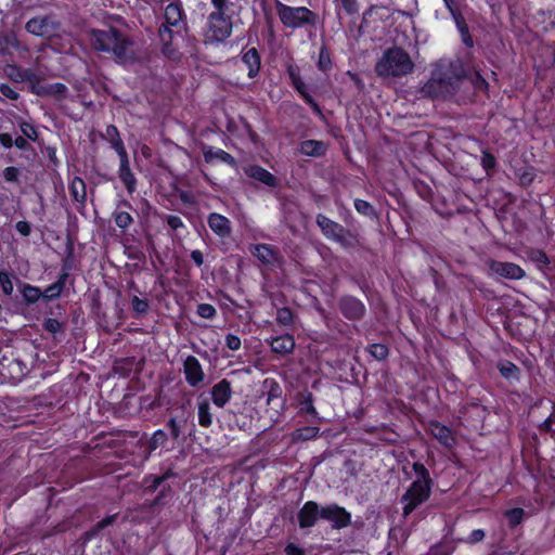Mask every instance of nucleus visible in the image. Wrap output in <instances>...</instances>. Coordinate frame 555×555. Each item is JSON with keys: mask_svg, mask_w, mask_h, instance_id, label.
Masks as SVG:
<instances>
[{"mask_svg": "<svg viewBox=\"0 0 555 555\" xmlns=\"http://www.w3.org/2000/svg\"><path fill=\"white\" fill-rule=\"evenodd\" d=\"M499 370L501 374L506 378H512L516 376V373L518 372V367L512 363V362H503L499 365Z\"/></svg>", "mask_w": 555, "mask_h": 555, "instance_id": "obj_40", "label": "nucleus"}, {"mask_svg": "<svg viewBox=\"0 0 555 555\" xmlns=\"http://www.w3.org/2000/svg\"><path fill=\"white\" fill-rule=\"evenodd\" d=\"M5 76L15 82L35 81V74L28 69H22L14 64H9L4 67Z\"/></svg>", "mask_w": 555, "mask_h": 555, "instance_id": "obj_22", "label": "nucleus"}, {"mask_svg": "<svg viewBox=\"0 0 555 555\" xmlns=\"http://www.w3.org/2000/svg\"><path fill=\"white\" fill-rule=\"evenodd\" d=\"M0 287L5 295H11L14 289L13 283H12V280L10 278L9 273H7L4 271H0Z\"/></svg>", "mask_w": 555, "mask_h": 555, "instance_id": "obj_39", "label": "nucleus"}, {"mask_svg": "<svg viewBox=\"0 0 555 555\" xmlns=\"http://www.w3.org/2000/svg\"><path fill=\"white\" fill-rule=\"evenodd\" d=\"M487 266L488 275L491 278L499 276L508 280H521L526 275L525 270L514 262L489 260Z\"/></svg>", "mask_w": 555, "mask_h": 555, "instance_id": "obj_8", "label": "nucleus"}, {"mask_svg": "<svg viewBox=\"0 0 555 555\" xmlns=\"http://www.w3.org/2000/svg\"><path fill=\"white\" fill-rule=\"evenodd\" d=\"M271 350L278 354H287L294 350L295 340L292 335L285 334L271 339H267Z\"/></svg>", "mask_w": 555, "mask_h": 555, "instance_id": "obj_18", "label": "nucleus"}, {"mask_svg": "<svg viewBox=\"0 0 555 555\" xmlns=\"http://www.w3.org/2000/svg\"><path fill=\"white\" fill-rule=\"evenodd\" d=\"M320 517L330 521L334 529H343L351 524V514L337 504L322 507Z\"/></svg>", "mask_w": 555, "mask_h": 555, "instance_id": "obj_9", "label": "nucleus"}, {"mask_svg": "<svg viewBox=\"0 0 555 555\" xmlns=\"http://www.w3.org/2000/svg\"><path fill=\"white\" fill-rule=\"evenodd\" d=\"M456 25H457V28L461 33V35H463L464 33H467L468 31V27L466 25V23L464 22V20L462 17H456Z\"/></svg>", "mask_w": 555, "mask_h": 555, "instance_id": "obj_61", "label": "nucleus"}, {"mask_svg": "<svg viewBox=\"0 0 555 555\" xmlns=\"http://www.w3.org/2000/svg\"><path fill=\"white\" fill-rule=\"evenodd\" d=\"M288 75H289L293 86L301 94V96L305 99V101L307 103H309L314 109H319L317 103L313 101V99L307 92V87H306L305 82L302 81L298 69L296 67L289 66Z\"/></svg>", "mask_w": 555, "mask_h": 555, "instance_id": "obj_20", "label": "nucleus"}, {"mask_svg": "<svg viewBox=\"0 0 555 555\" xmlns=\"http://www.w3.org/2000/svg\"><path fill=\"white\" fill-rule=\"evenodd\" d=\"M428 430L441 444L446 447L450 448L455 443V438L451 430L438 422H430L428 425Z\"/></svg>", "mask_w": 555, "mask_h": 555, "instance_id": "obj_17", "label": "nucleus"}, {"mask_svg": "<svg viewBox=\"0 0 555 555\" xmlns=\"http://www.w3.org/2000/svg\"><path fill=\"white\" fill-rule=\"evenodd\" d=\"M66 279L67 273L62 274L55 283L51 284L44 289L42 297L48 300L59 297L63 291Z\"/></svg>", "mask_w": 555, "mask_h": 555, "instance_id": "obj_29", "label": "nucleus"}, {"mask_svg": "<svg viewBox=\"0 0 555 555\" xmlns=\"http://www.w3.org/2000/svg\"><path fill=\"white\" fill-rule=\"evenodd\" d=\"M317 223L327 238L336 241L343 245L346 244L347 231L344 229V227L337 222L332 221L323 215H319L317 217Z\"/></svg>", "mask_w": 555, "mask_h": 555, "instance_id": "obj_11", "label": "nucleus"}, {"mask_svg": "<svg viewBox=\"0 0 555 555\" xmlns=\"http://www.w3.org/2000/svg\"><path fill=\"white\" fill-rule=\"evenodd\" d=\"M251 253L255 257H257L263 263H273L276 260L275 250L266 244L255 245L251 249Z\"/></svg>", "mask_w": 555, "mask_h": 555, "instance_id": "obj_26", "label": "nucleus"}, {"mask_svg": "<svg viewBox=\"0 0 555 555\" xmlns=\"http://www.w3.org/2000/svg\"><path fill=\"white\" fill-rule=\"evenodd\" d=\"M115 519V515L114 516H108L106 518H104L103 520H101L99 524H98V528L99 529H103L107 526H109Z\"/></svg>", "mask_w": 555, "mask_h": 555, "instance_id": "obj_63", "label": "nucleus"}, {"mask_svg": "<svg viewBox=\"0 0 555 555\" xmlns=\"http://www.w3.org/2000/svg\"><path fill=\"white\" fill-rule=\"evenodd\" d=\"M266 385L270 384V391L268 393V399H267V402L268 404H270L274 399H278L279 396H280V387L279 385L271 380L269 382L268 379L264 382Z\"/></svg>", "mask_w": 555, "mask_h": 555, "instance_id": "obj_49", "label": "nucleus"}, {"mask_svg": "<svg viewBox=\"0 0 555 555\" xmlns=\"http://www.w3.org/2000/svg\"><path fill=\"white\" fill-rule=\"evenodd\" d=\"M3 176H4L7 181H16L17 180V176H18V171L14 167H8V168L4 169Z\"/></svg>", "mask_w": 555, "mask_h": 555, "instance_id": "obj_55", "label": "nucleus"}, {"mask_svg": "<svg viewBox=\"0 0 555 555\" xmlns=\"http://www.w3.org/2000/svg\"><path fill=\"white\" fill-rule=\"evenodd\" d=\"M203 154H204V158L207 163H212L214 160H220L230 166L235 165L234 157L221 149H214L211 146L204 145Z\"/></svg>", "mask_w": 555, "mask_h": 555, "instance_id": "obj_21", "label": "nucleus"}, {"mask_svg": "<svg viewBox=\"0 0 555 555\" xmlns=\"http://www.w3.org/2000/svg\"><path fill=\"white\" fill-rule=\"evenodd\" d=\"M208 225L210 230L220 237H227L231 233L230 220L217 212H212L208 216Z\"/></svg>", "mask_w": 555, "mask_h": 555, "instance_id": "obj_16", "label": "nucleus"}, {"mask_svg": "<svg viewBox=\"0 0 555 555\" xmlns=\"http://www.w3.org/2000/svg\"><path fill=\"white\" fill-rule=\"evenodd\" d=\"M44 326L51 333H56L60 330V323L54 319H48Z\"/></svg>", "mask_w": 555, "mask_h": 555, "instance_id": "obj_56", "label": "nucleus"}, {"mask_svg": "<svg viewBox=\"0 0 555 555\" xmlns=\"http://www.w3.org/2000/svg\"><path fill=\"white\" fill-rule=\"evenodd\" d=\"M211 3L215 8V12H224L227 13L229 10L230 1L229 0H211Z\"/></svg>", "mask_w": 555, "mask_h": 555, "instance_id": "obj_53", "label": "nucleus"}, {"mask_svg": "<svg viewBox=\"0 0 555 555\" xmlns=\"http://www.w3.org/2000/svg\"><path fill=\"white\" fill-rule=\"evenodd\" d=\"M246 175L255 180H258L266 185H275V177L260 166H250L246 169Z\"/></svg>", "mask_w": 555, "mask_h": 555, "instance_id": "obj_24", "label": "nucleus"}, {"mask_svg": "<svg viewBox=\"0 0 555 555\" xmlns=\"http://www.w3.org/2000/svg\"><path fill=\"white\" fill-rule=\"evenodd\" d=\"M197 313L204 319H211L216 314V309L209 304H201L197 307Z\"/></svg>", "mask_w": 555, "mask_h": 555, "instance_id": "obj_43", "label": "nucleus"}, {"mask_svg": "<svg viewBox=\"0 0 555 555\" xmlns=\"http://www.w3.org/2000/svg\"><path fill=\"white\" fill-rule=\"evenodd\" d=\"M416 479L401 496L403 516H409L417 506L426 502L431 493V479L427 468L422 463H414Z\"/></svg>", "mask_w": 555, "mask_h": 555, "instance_id": "obj_3", "label": "nucleus"}, {"mask_svg": "<svg viewBox=\"0 0 555 555\" xmlns=\"http://www.w3.org/2000/svg\"><path fill=\"white\" fill-rule=\"evenodd\" d=\"M167 440V436L163 430H156L149 442V448L151 450H156L158 447L165 444Z\"/></svg>", "mask_w": 555, "mask_h": 555, "instance_id": "obj_37", "label": "nucleus"}, {"mask_svg": "<svg viewBox=\"0 0 555 555\" xmlns=\"http://www.w3.org/2000/svg\"><path fill=\"white\" fill-rule=\"evenodd\" d=\"M183 18V10L180 3L170 2L165 7V21L166 24L159 28V36L164 41L165 46L163 52L169 54V47L167 46V40L171 39L172 33L169 26H177L182 22Z\"/></svg>", "mask_w": 555, "mask_h": 555, "instance_id": "obj_7", "label": "nucleus"}, {"mask_svg": "<svg viewBox=\"0 0 555 555\" xmlns=\"http://www.w3.org/2000/svg\"><path fill=\"white\" fill-rule=\"evenodd\" d=\"M0 143L4 147H11L12 146V137L9 133H1L0 134Z\"/></svg>", "mask_w": 555, "mask_h": 555, "instance_id": "obj_60", "label": "nucleus"}, {"mask_svg": "<svg viewBox=\"0 0 555 555\" xmlns=\"http://www.w3.org/2000/svg\"><path fill=\"white\" fill-rule=\"evenodd\" d=\"M243 64L248 69V76L255 77L260 68V56L255 48L249 49L242 57Z\"/></svg>", "mask_w": 555, "mask_h": 555, "instance_id": "obj_23", "label": "nucleus"}, {"mask_svg": "<svg viewBox=\"0 0 555 555\" xmlns=\"http://www.w3.org/2000/svg\"><path fill=\"white\" fill-rule=\"evenodd\" d=\"M232 34V22L224 12H212L208 16L205 38L211 42H221Z\"/></svg>", "mask_w": 555, "mask_h": 555, "instance_id": "obj_6", "label": "nucleus"}, {"mask_svg": "<svg viewBox=\"0 0 555 555\" xmlns=\"http://www.w3.org/2000/svg\"><path fill=\"white\" fill-rule=\"evenodd\" d=\"M276 320L281 324L288 325L293 320V314L289 309L282 308L278 310Z\"/></svg>", "mask_w": 555, "mask_h": 555, "instance_id": "obj_44", "label": "nucleus"}, {"mask_svg": "<svg viewBox=\"0 0 555 555\" xmlns=\"http://www.w3.org/2000/svg\"><path fill=\"white\" fill-rule=\"evenodd\" d=\"M486 533L482 529L473 530L463 541L468 544H476L483 540Z\"/></svg>", "mask_w": 555, "mask_h": 555, "instance_id": "obj_42", "label": "nucleus"}, {"mask_svg": "<svg viewBox=\"0 0 555 555\" xmlns=\"http://www.w3.org/2000/svg\"><path fill=\"white\" fill-rule=\"evenodd\" d=\"M191 258L198 267L204 263V257L201 250H193L191 253Z\"/></svg>", "mask_w": 555, "mask_h": 555, "instance_id": "obj_59", "label": "nucleus"}, {"mask_svg": "<svg viewBox=\"0 0 555 555\" xmlns=\"http://www.w3.org/2000/svg\"><path fill=\"white\" fill-rule=\"evenodd\" d=\"M276 13L285 27L300 28L314 22V13L306 7H289L281 1L275 4Z\"/></svg>", "mask_w": 555, "mask_h": 555, "instance_id": "obj_5", "label": "nucleus"}, {"mask_svg": "<svg viewBox=\"0 0 555 555\" xmlns=\"http://www.w3.org/2000/svg\"><path fill=\"white\" fill-rule=\"evenodd\" d=\"M319 433L317 427H306L297 431V437L304 440L314 438Z\"/></svg>", "mask_w": 555, "mask_h": 555, "instance_id": "obj_47", "label": "nucleus"}, {"mask_svg": "<svg viewBox=\"0 0 555 555\" xmlns=\"http://www.w3.org/2000/svg\"><path fill=\"white\" fill-rule=\"evenodd\" d=\"M505 517L511 526H517L522 520L524 511L521 508H513L505 512Z\"/></svg>", "mask_w": 555, "mask_h": 555, "instance_id": "obj_36", "label": "nucleus"}, {"mask_svg": "<svg viewBox=\"0 0 555 555\" xmlns=\"http://www.w3.org/2000/svg\"><path fill=\"white\" fill-rule=\"evenodd\" d=\"M321 509L313 501H308L298 512V522L300 528H310L315 525L320 517Z\"/></svg>", "mask_w": 555, "mask_h": 555, "instance_id": "obj_14", "label": "nucleus"}, {"mask_svg": "<svg viewBox=\"0 0 555 555\" xmlns=\"http://www.w3.org/2000/svg\"><path fill=\"white\" fill-rule=\"evenodd\" d=\"M26 30L35 36H50L56 28L54 21L49 16H38L26 23Z\"/></svg>", "mask_w": 555, "mask_h": 555, "instance_id": "obj_13", "label": "nucleus"}, {"mask_svg": "<svg viewBox=\"0 0 555 555\" xmlns=\"http://www.w3.org/2000/svg\"><path fill=\"white\" fill-rule=\"evenodd\" d=\"M106 134L108 137H116L115 139L112 140V144L117 140V139H120L118 137V131H117V128L115 126H108L106 128Z\"/></svg>", "mask_w": 555, "mask_h": 555, "instance_id": "obj_62", "label": "nucleus"}, {"mask_svg": "<svg viewBox=\"0 0 555 555\" xmlns=\"http://www.w3.org/2000/svg\"><path fill=\"white\" fill-rule=\"evenodd\" d=\"M198 423L203 427H209L212 424V415L210 413L209 402L203 401L198 403Z\"/></svg>", "mask_w": 555, "mask_h": 555, "instance_id": "obj_31", "label": "nucleus"}, {"mask_svg": "<svg viewBox=\"0 0 555 555\" xmlns=\"http://www.w3.org/2000/svg\"><path fill=\"white\" fill-rule=\"evenodd\" d=\"M336 7H340L347 14H356L359 11L357 0H335Z\"/></svg>", "mask_w": 555, "mask_h": 555, "instance_id": "obj_38", "label": "nucleus"}, {"mask_svg": "<svg viewBox=\"0 0 555 555\" xmlns=\"http://www.w3.org/2000/svg\"><path fill=\"white\" fill-rule=\"evenodd\" d=\"M530 259L543 266H547L550 263L546 254L540 249L532 250L530 253Z\"/></svg>", "mask_w": 555, "mask_h": 555, "instance_id": "obj_45", "label": "nucleus"}, {"mask_svg": "<svg viewBox=\"0 0 555 555\" xmlns=\"http://www.w3.org/2000/svg\"><path fill=\"white\" fill-rule=\"evenodd\" d=\"M169 429L171 431V435L175 439L179 438L180 436V427L177 424L175 418H171L168 423Z\"/></svg>", "mask_w": 555, "mask_h": 555, "instance_id": "obj_57", "label": "nucleus"}, {"mask_svg": "<svg viewBox=\"0 0 555 555\" xmlns=\"http://www.w3.org/2000/svg\"><path fill=\"white\" fill-rule=\"evenodd\" d=\"M0 92L3 96L10 100H17L18 92L7 83H0Z\"/></svg>", "mask_w": 555, "mask_h": 555, "instance_id": "obj_48", "label": "nucleus"}, {"mask_svg": "<svg viewBox=\"0 0 555 555\" xmlns=\"http://www.w3.org/2000/svg\"><path fill=\"white\" fill-rule=\"evenodd\" d=\"M132 308L138 313H144L147 311L149 304L146 300L141 299L137 296L132 298Z\"/></svg>", "mask_w": 555, "mask_h": 555, "instance_id": "obj_50", "label": "nucleus"}, {"mask_svg": "<svg viewBox=\"0 0 555 555\" xmlns=\"http://www.w3.org/2000/svg\"><path fill=\"white\" fill-rule=\"evenodd\" d=\"M343 313L349 319H359L363 315L365 307L357 298L346 297L340 302Z\"/></svg>", "mask_w": 555, "mask_h": 555, "instance_id": "obj_19", "label": "nucleus"}, {"mask_svg": "<svg viewBox=\"0 0 555 555\" xmlns=\"http://www.w3.org/2000/svg\"><path fill=\"white\" fill-rule=\"evenodd\" d=\"M285 553L287 555H304V551L295 544H288L285 547Z\"/></svg>", "mask_w": 555, "mask_h": 555, "instance_id": "obj_58", "label": "nucleus"}, {"mask_svg": "<svg viewBox=\"0 0 555 555\" xmlns=\"http://www.w3.org/2000/svg\"><path fill=\"white\" fill-rule=\"evenodd\" d=\"M211 399L215 405L223 408L232 397L231 384L227 379H222L211 388Z\"/></svg>", "mask_w": 555, "mask_h": 555, "instance_id": "obj_15", "label": "nucleus"}, {"mask_svg": "<svg viewBox=\"0 0 555 555\" xmlns=\"http://www.w3.org/2000/svg\"><path fill=\"white\" fill-rule=\"evenodd\" d=\"M241 339L238 336L234 334H228L225 337V346L233 351H236L241 348Z\"/></svg>", "mask_w": 555, "mask_h": 555, "instance_id": "obj_46", "label": "nucleus"}, {"mask_svg": "<svg viewBox=\"0 0 555 555\" xmlns=\"http://www.w3.org/2000/svg\"><path fill=\"white\" fill-rule=\"evenodd\" d=\"M166 220H167L168 225L172 230H178V229L184 227V223H183L182 219L180 217H178V216H172V215L167 216Z\"/></svg>", "mask_w": 555, "mask_h": 555, "instance_id": "obj_52", "label": "nucleus"}, {"mask_svg": "<svg viewBox=\"0 0 555 555\" xmlns=\"http://www.w3.org/2000/svg\"><path fill=\"white\" fill-rule=\"evenodd\" d=\"M17 232L23 236H28L30 234V224L27 221H18L15 225Z\"/></svg>", "mask_w": 555, "mask_h": 555, "instance_id": "obj_54", "label": "nucleus"}, {"mask_svg": "<svg viewBox=\"0 0 555 555\" xmlns=\"http://www.w3.org/2000/svg\"><path fill=\"white\" fill-rule=\"evenodd\" d=\"M464 80V69L460 62L439 63L423 91L434 98H446L455 93Z\"/></svg>", "mask_w": 555, "mask_h": 555, "instance_id": "obj_1", "label": "nucleus"}, {"mask_svg": "<svg viewBox=\"0 0 555 555\" xmlns=\"http://www.w3.org/2000/svg\"><path fill=\"white\" fill-rule=\"evenodd\" d=\"M69 192L78 203H85L87 198L86 183L82 179L75 177L69 184Z\"/></svg>", "mask_w": 555, "mask_h": 555, "instance_id": "obj_27", "label": "nucleus"}, {"mask_svg": "<svg viewBox=\"0 0 555 555\" xmlns=\"http://www.w3.org/2000/svg\"><path fill=\"white\" fill-rule=\"evenodd\" d=\"M414 64L410 55L400 48L387 50L376 63L375 72L379 77H400L412 73Z\"/></svg>", "mask_w": 555, "mask_h": 555, "instance_id": "obj_4", "label": "nucleus"}, {"mask_svg": "<svg viewBox=\"0 0 555 555\" xmlns=\"http://www.w3.org/2000/svg\"><path fill=\"white\" fill-rule=\"evenodd\" d=\"M371 356L378 360H385L388 356V348L383 344H373L370 346Z\"/></svg>", "mask_w": 555, "mask_h": 555, "instance_id": "obj_35", "label": "nucleus"}, {"mask_svg": "<svg viewBox=\"0 0 555 555\" xmlns=\"http://www.w3.org/2000/svg\"><path fill=\"white\" fill-rule=\"evenodd\" d=\"M22 294L27 302H36L42 296V292L38 287L31 285H25Z\"/></svg>", "mask_w": 555, "mask_h": 555, "instance_id": "obj_33", "label": "nucleus"}, {"mask_svg": "<svg viewBox=\"0 0 555 555\" xmlns=\"http://www.w3.org/2000/svg\"><path fill=\"white\" fill-rule=\"evenodd\" d=\"M183 372L190 386H198L205 378L203 367L194 356H188L183 362Z\"/></svg>", "mask_w": 555, "mask_h": 555, "instance_id": "obj_12", "label": "nucleus"}, {"mask_svg": "<svg viewBox=\"0 0 555 555\" xmlns=\"http://www.w3.org/2000/svg\"><path fill=\"white\" fill-rule=\"evenodd\" d=\"M318 67L323 72H326L332 67L331 55L328 49L325 46H322L320 49Z\"/></svg>", "mask_w": 555, "mask_h": 555, "instance_id": "obj_32", "label": "nucleus"}, {"mask_svg": "<svg viewBox=\"0 0 555 555\" xmlns=\"http://www.w3.org/2000/svg\"><path fill=\"white\" fill-rule=\"evenodd\" d=\"M354 208L358 212L365 215V216H372L374 214L373 206L363 199H356L354 201Z\"/></svg>", "mask_w": 555, "mask_h": 555, "instance_id": "obj_41", "label": "nucleus"}, {"mask_svg": "<svg viewBox=\"0 0 555 555\" xmlns=\"http://www.w3.org/2000/svg\"><path fill=\"white\" fill-rule=\"evenodd\" d=\"M20 42L13 33L0 34V53L11 54L13 50L18 49Z\"/></svg>", "mask_w": 555, "mask_h": 555, "instance_id": "obj_28", "label": "nucleus"}, {"mask_svg": "<svg viewBox=\"0 0 555 555\" xmlns=\"http://www.w3.org/2000/svg\"><path fill=\"white\" fill-rule=\"evenodd\" d=\"M113 147L120 157L119 178L125 183L128 192L131 193L135 189L137 180L130 169L127 152L125 150L122 141L120 139H117L113 143Z\"/></svg>", "mask_w": 555, "mask_h": 555, "instance_id": "obj_10", "label": "nucleus"}, {"mask_svg": "<svg viewBox=\"0 0 555 555\" xmlns=\"http://www.w3.org/2000/svg\"><path fill=\"white\" fill-rule=\"evenodd\" d=\"M33 91L39 95H54V96H62L66 91L67 88L63 83H52L47 87H40L36 88L33 87Z\"/></svg>", "mask_w": 555, "mask_h": 555, "instance_id": "obj_30", "label": "nucleus"}, {"mask_svg": "<svg viewBox=\"0 0 555 555\" xmlns=\"http://www.w3.org/2000/svg\"><path fill=\"white\" fill-rule=\"evenodd\" d=\"M89 41L95 50L112 53L120 63L133 59L132 41L116 28L92 29Z\"/></svg>", "mask_w": 555, "mask_h": 555, "instance_id": "obj_2", "label": "nucleus"}, {"mask_svg": "<svg viewBox=\"0 0 555 555\" xmlns=\"http://www.w3.org/2000/svg\"><path fill=\"white\" fill-rule=\"evenodd\" d=\"M300 151L307 156H322L326 152V145L322 141L307 140L300 144Z\"/></svg>", "mask_w": 555, "mask_h": 555, "instance_id": "obj_25", "label": "nucleus"}, {"mask_svg": "<svg viewBox=\"0 0 555 555\" xmlns=\"http://www.w3.org/2000/svg\"><path fill=\"white\" fill-rule=\"evenodd\" d=\"M483 166L486 168L494 166V157L490 154H486L482 159Z\"/></svg>", "mask_w": 555, "mask_h": 555, "instance_id": "obj_64", "label": "nucleus"}, {"mask_svg": "<svg viewBox=\"0 0 555 555\" xmlns=\"http://www.w3.org/2000/svg\"><path fill=\"white\" fill-rule=\"evenodd\" d=\"M20 128L25 137H27L30 140H36L37 131L33 125H30L28 122H22L20 125Z\"/></svg>", "mask_w": 555, "mask_h": 555, "instance_id": "obj_51", "label": "nucleus"}, {"mask_svg": "<svg viewBox=\"0 0 555 555\" xmlns=\"http://www.w3.org/2000/svg\"><path fill=\"white\" fill-rule=\"evenodd\" d=\"M116 225L120 229H127L133 221L131 215L127 211H116L114 214Z\"/></svg>", "mask_w": 555, "mask_h": 555, "instance_id": "obj_34", "label": "nucleus"}]
</instances>
